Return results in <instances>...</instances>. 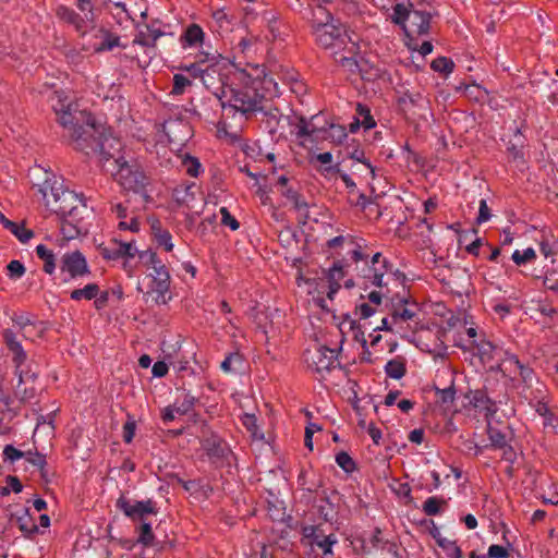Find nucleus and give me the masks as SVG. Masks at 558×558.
Segmentation results:
<instances>
[{
  "label": "nucleus",
  "mask_w": 558,
  "mask_h": 558,
  "mask_svg": "<svg viewBox=\"0 0 558 558\" xmlns=\"http://www.w3.org/2000/svg\"><path fill=\"white\" fill-rule=\"evenodd\" d=\"M52 108L58 117V122L69 131L76 150L86 155L105 154L106 134L89 113L86 114L84 123L80 124L78 117L72 111V104L68 101V97L63 93L59 92L56 93V102ZM78 114L85 116L83 111H80Z\"/></svg>",
  "instance_id": "nucleus-1"
},
{
  "label": "nucleus",
  "mask_w": 558,
  "mask_h": 558,
  "mask_svg": "<svg viewBox=\"0 0 558 558\" xmlns=\"http://www.w3.org/2000/svg\"><path fill=\"white\" fill-rule=\"evenodd\" d=\"M257 84L259 83L253 81L252 85L238 86L220 80V86L213 92L222 109V116L217 123L219 131H227V120L234 118L236 113L246 118L262 109L264 95L258 92Z\"/></svg>",
  "instance_id": "nucleus-2"
},
{
  "label": "nucleus",
  "mask_w": 558,
  "mask_h": 558,
  "mask_svg": "<svg viewBox=\"0 0 558 558\" xmlns=\"http://www.w3.org/2000/svg\"><path fill=\"white\" fill-rule=\"evenodd\" d=\"M438 11L433 2L426 0H408V3H396L392 7L391 22L402 28L408 37L429 34L430 23Z\"/></svg>",
  "instance_id": "nucleus-3"
},
{
  "label": "nucleus",
  "mask_w": 558,
  "mask_h": 558,
  "mask_svg": "<svg viewBox=\"0 0 558 558\" xmlns=\"http://www.w3.org/2000/svg\"><path fill=\"white\" fill-rule=\"evenodd\" d=\"M46 207L58 217L77 216L80 208H86L83 196L63 186V179L46 172L41 184H37Z\"/></svg>",
  "instance_id": "nucleus-4"
},
{
  "label": "nucleus",
  "mask_w": 558,
  "mask_h": 558,
  "mask_svg": "<svg viewBox=\"0 0 558 558\" xmlns=\"http://www.w3.org/2000/svg\"><path fill=\"white\" fill-rule=\"evenodd\" d=\"M138 258L147 266L153 268L150 274V291L156 294L154 298L156 304L163 305L171 300L169 295L171 277L165 263L158 257L157 253L150 250L142 251Z\"/></svg>",
  "instance_id": "nucleus-5"
},
{
  "label": "nucleus",
  "mask_w": 558,
  "mask_h": 558,
  "mask_svg": "<svg viewBox=\"0 0 558 558\" xmlns=\"http://www.w3.org/2000/svg\"><path fill=\"white\" fill-rule=\"evenodd\" d=\"M391 268L392 264L381 253L377 252L366 263L355 267V270L357 277L362 280L363 288L368 289L369 287H386L387 282L384 278L391 271Z\"/></svg>",
  "instance_id": "nucleus-6"
},
{
  "label": "nucleus",
  "mask_w": 558,
  "mask_h": 558,
  "mask_svg": "<svg viewBox=\"0 0 558 558\" xmlns=\"http://www.w3.org/2000/svg\"><path fill=\"white\" fill-rule=\"evenodd\" d=\"M301 543L308 546L312 550L317 547L324 558H333L332 547L338 543V538L333 533H326L322 524L303 525L301 527Z\"/></svg>",
  "instance_id": "nucleus-7"
},
{
  "label": "nucleus",
  "mask_w": 558,
  "mask_h": 558,
  "mask_svg": "<svg viewBox=\"0 0 558 558\" xmlns=\"http://www.w3.org/2000/svg\"><path fill=\"white\" fill-rule=\"evenodd\" d=\"M118 171L116 173L120 185L128 191L146 195L147 178L136 163H129L123 157L116 159Z\"/></svg>",
  "instance_id": "nucleus-8"
},
{
  "label": "nucleus",
  "mask_w": 558,
  "mask_h": 558,
  "mask_svg": "<svg viewBox=\"0 0 558 558\" xmlns=\"http://www.w3.org/2000/svg\"><path fill=\"white\" fill-rule=\"evenodd\" d=\"M315 118L316 117H312L311 121H307L304 117L300 118L296 125V136L299 138L323 137L329 140L332 143L341 144L348 137V133L344 126L339 124H330L327 130L325 128H317L313 122Z\"/></svg>",
  "instance_id": "nucleus-9"
},
{
  "label": "nucleus",
  "mask_w": 558,
  "mask_h": 558,
  "mask_svg": "<svg viewBox=\"0 0 558 558\" xmlns=\"http://www.w3.org/2000/svg\"><path fill=\"white\" fill-rule=\"evenodd\" d=\"M315 41L324 49L340 48L347 44L349 38L344 25L339 20H333L313 33Z\"/></svg>",
  "instance_id": "nucleus-10"
},
{
  "label": "nucleus",
  "mask_w": 558,
  "mask_h": 558,
  "mask_svg": "<svg viewBox=\"0 0 558 558\" xmlns=\"http://www.w3.org/2000/svg\"><path fill=\"white\" fill-rule=\"evenodd\" d=\"M303 356L308 368L322 376L330 372L337 362L336 351L326 345H315L313 349H307Z\"/></svg>",
  "instance_id": "nucleus-11"
},
{
  "label": "nucleus",
  "mask_w": 558,
  "mask_h": 558,
  "mask_svg": "<svg viewBox=\"0 0 558 558\" xmlns=\"http://www.w3.org/2000/svg\"><path fill=\"white\" fill-rule=\"evenodd\" d=\"M117 509L122 511L125 517L131 519L132 521L141 520L143 521L146 515L153 514L156 515L158 513V508L156 501L151 499L141 500V501H131L125 496L121 495L116 502Z\"/></svg>",
  "instance_id": "nucleus-12"
},
{
  "label": "nucleus",
  "mask_w": 558,
  "mask_h": 558,
  "mask_svg": "<svg viewBox=\"0 0 558 558\" xmlns=\"http://www.w3.org/2000/svg\"><path fill=\"white\" fill-rule=\"evenodd\" d=\"M60 270L69 276V278L64 279L65 282L71 279L83 278L92 274L85 256L77 250L66 252L62 255L60 260Z\"/></svg>",
  "instance_id": "nucleus-13"
},
{
  "label": "nucleus",
  "mask_w": 558,
  "mask_h": 558,
  "mask_svg": "<svg viewBox=\"0 0 558 558\" xmlns=\"http://www.w3.org/2000/svg\"><path fill=\"white\" fill-rule=\"evenodd\" d=\"M420 311V305L414 300L404 296L393 298L389 310L391 324L398 325L400 323L418 319Z\"/></svg>",
  "instance_id": "nucleus-14"
},
{
  "label": "nucleus",
  "mask_w": 558,
  "mask_h": 558,
  "mask_svg": "<svg viewBox=\"0 0 558 558\" xmlns=\"http://www.w3.org/2000/svg\"><path fill=\"white\" fill-rule=\"evenodd\" d=\"M525 399L535 409V412L544 418V425H551L555 414L548 407V390L546 385H539L532 390L531 395H525Z\"/></svg>",
  "instance_id": "nucleus-15"
},
{
  "label": "nucleus",
  "mask_w": 558,
  "mask_h": 558,
  "mask_svg": "<svg viewBox=\"0 0 558 558\" xmlns=\"http://www.w3.org/2000/svg\"><path fill=\"white\" fill-rule=\"evenodd\" d=\"M510 366H513V373H518V375L521 378L522 383V393L525 397V395H531L532 390H535V387H538L539 385H545L542 383L538 377L536 376L534 369L530 367L527 364L522 363L518 355L510 357Z\"/></svg>",
  "instance_id": "nucleus-16"
},
{
  "label": "nucleus",
  "mask_w": 558,
  "mask_h": 558,
  "mask_svg": "<svg viewBox=\"0 0 558 558\" xmlns=\"http://www.w3.org/2000/svg\"><path fill=\"white\" fill-rule=\"evenodd\" d=\"M202 449L214 463L225 461L231 453L228 444L216 434L202 440Z\"/></svg>",
  "instance_id": "nucleus-17"
},
{
  "label": "nucleus",
  "mask_w": 558,
  "mask_h": 558,
  "mask_svg": "<svg viewBox=\"0 0 558 558\" xmlns=\"http://www.w3.org/2000/svg\"><path fill=\"white\" fill-rule=\"evenodd\" d=\"M488 390H494L490 384V379H485L483 389H476L472 391L471 403L475 409L485 412L486 416H493L497 410V403L488 396Z\"/></svg>",
  "instance_id": "nucleus-18"
},
{
  "label": "nucleus",
  "mask_w": 558,
  "mask_h": 558,
  "mask_svg": "<svg viewBox=\"0 0 558 558\" xmlns=\"http://www.w3.org/2000/svg\"><path fill=\"white\" fill-rule=\"evenodd\" d=\"M94 43L92 49L96 53L111 51L116 47H120V37L107 28L100 27L93 34Z\"/></svg>",
  "instance_id": "nucleus-19"
},
{
  "label": "nucleus",
  "mask_w": 558,
  "mask_h": 558,
  "mask_svg": "<svg viewBox=\"0 0 558 558\" xmlns=\"http://www.w3.org/2000/svg\"><path fill=\"white\" fill-rule=\"evenodd\" d=\"M472 344L476 349V354L483 364L492 363L506 351L487 340L484 336L478 340L472 341Z\"/></svg>",
  "instance_id": "nucleus-20"
},
{
  "label": "nucleus",
  "mask_w": 558,
  "mask_h": 558,
  "mask_svg": "<svg viewBox=\"0 0 558 558\" xmlns=\"http://www.w3.org/2000/svg\"><path fill=\"white\" fill-rule=\"evenodd\" d=\"M3 341L8 350L12 353V361L19 369L27 360V354L24 351L22 343L17 340L16 333L12 329H4L2 331Z\"/></svg>",
  "instance_id": "nucleus-21"
},
{
  "label": "nucleus",
  "mask_w": 558,
  "mask_h": 558,
  "mask_svg": "<svg viewBox=\"0 0 558 558\" xmlns=\"http://www.w3.org/2000/svg\"><path fill=\"white\" fill-rule=\"evenodd\" d=\"M204 40L205 33L196 23L187 25L179 38L180 45L183 49L199 48L203 46Z\"/></svg>",
  "instance_id": "nucleus-22"
},
{
  "label": "nucleus",
  "mask_w": 558,
  "mask_h": 558,
  "mask_svg": "<svg viewBox=\"0 0 558 558\" xmlns=\"http://www.w3.org/2000/svg\"><path fill=\"white\" fill-rule=\"evenodd\" d=\"M371 548L380 549L383 551H387L395 558H402V554L399 545L389 539H385L383 537V531L380 527L376 526L369 537Z\"/></svg>",
  "instance_id": "nucleus-23"
},
{
  "label": "nucleus",
  "mask_w": 558,
  "mask_h": 558,
  "mask_svg": "<svg viewBox=\"0 0 558 558\" xmlns=\"http://www.w3.org/2000/svg\"><path fill=\"white\" fill-rule=\"evenodd\" d=\"M56 14L61 21L72 25L76 32L85 35L87 27L86 19H84L75 10L62 4L57 8Z\"/></svg>",
  "instance_id": "nucleus-24"
},
{
  "label": "nucleus",
  "mask_w": 558,
  "mask_h": 558,
  "mask_svg": "<svg viewBox=\"0 0 558 558\" xmlns=\"http://www.w3.org/2000/svg\"><path fill=\"white\" fill-rule=\"evenodd\" d=\"M517 356L513 353H510L509 351H505L500 357H496L495 361H497L496 365H490L487 371V377L492 380V376L495 377V380H497L498 376H501L502 378H510L511 373H513V366H510V357Z\"/></svg>",
  "instance_id": "nucleus-25"
},
{
  "label": "nucleus",
  "mask_w": 558,
  "mask_h": 558,
  "mask_svg": "<svg viewBox=\"0 0 558 558\" xmlns=\"http://www.w3.org/2000/svg\"><path fill=\"white\" fill-rule=\"evenodd\" d=\"M335 17L331 12L324 7L323 4H316L311 8L310 16H307V21L311 26V32L313 33L315 29H318L325 25L330 24Z\"/></svg>",
  "instance_id": "nucleus-26"
},
{
  "label": "nucleus",
  "mask_w": 558,
  "mask_h": 558,
  "mask_svg": "<svg viewBox=\"0 0 558 558\" xmlns=\"http://www.w3.org/2000/svg\"><path fill=\"white\" fill-rule=\"evenodd\" d=\"M345 271L340 262L333 263V265L326 271V278L328 281L327 298L332 300L335 294L341 288L340 281L344 278Z\"/></svg>",
  "instance_id": "nucleus-27"
},
{
  "label": "nucleus",
  "mask_w": 558,
  "mask_h": 558,
  "mask_svg": "<svg viewBox=\"0 0 558 558\" xmlns=\"http://www.w3.org/2000/svg\"><path fill=\"white\" fill-rule=\"evenodd\" d=\"M336 61L348 72L359 73L362 80H371L368 71L365 69L368 63L363 58L356 59L353 56H341L339 59H336Z\"/></svg>",
  "instance_id": "nucleus-28"
},
{
  "label": "nucleus",
  "mask_w": 558,
  "mask_h": 558,
  "mask_svg": "<svg viewBox=\"0 0 558 558\" xmlns=\"http://www.w3.org/2000/svg\"><path fill=\"white\" fill-rule=\"evenodd\" d=\"M61 220V232L63 238L72 240L80 236L84 230L81 214L77 216L59 217Z\"/></svg>",
  "instance_id": "nucleus-29"
},
{
  "label": "nucleus",
  "mask_w": 558,
  "mask_h": 558,
  "mask_svg": "<svg viewBox=\"0 0 558 558\" xmlns=\"http://www.w3.org/2000/svg\"><path fill=\"white\" fill-rule=\"evenodd\" d=\"M511 430L508 426L500 428L490 423L487 424V436L489 439V447L498 449L505 447L511 440Z\"/></svg>",
  "instance_id": "nucleus-30"
},
{
  "label": "nucleus",
  "mask_w": 558,
  "mask_h": 558,
  "mask_svg": "<svg viewBox=\"0 0 558 558\" xmlns=\"http://www.w3.org/2000/svg\"><path fill=\"white\" fill-rule=\"evenodd\" d=\"M195 61L199 62L202 68H208V73L213 75L219 71L223 58L216 51L209 52L199 50L195 56Z\"/></svg>",
  "instance_id": "nucleus-31"
},
{
  "label": "nucleus",
  "mask_w": 558,
  "mask_h": 558,
  "mask_svg": "<svg viewBox=\"0 0 558 558\" xmlns=\"http://www.w3.org/2000/svg\"><path fill=\"white\" fill-rule=\"evenodd\" d=\"M166 33L160 28H155L151 25H146V31H141L134 38V44L142 47L154 48L157 40Z\"/></svg>",
  "instance_id": "nucleus-32"
},
{
  "label": "nucleus",
  "mask_w": 558,
  "mask_h": 558,
  "mask_svg": "<svg viewBox=\"0 0 558 558\" xmlns=\"http://www.w3.org/2000/svg\"><path fill=\"white\" fill-rule=\"evenodd\" d=\"M27 378H32L34 380L36 375L34 373L24 374L22 371L19 373V386L15 395L19 398V401L23 404L31 403L37 396V389L34 386L21 388V384H23Z\"/></svg>",
  "instance_id": "nucleus-33"
},
{
  "label": "nucleus",
  "mask_w": 558,
  "mask_h": 558,
  "mask_svg": "<svg viewBox=\"0 0 558 558\" xmlns=\"http://www.w3.org/2000/svg\"><path fill=\"white\" fill-rule=\"evenodd\" d=\"M339 329L341 332H344L345 329L353 331L354 340L360 342L363 349L367 348V340L365 339L364 331L357 322L351 318L349 314L343 316V319L339 324Z\"/></svg>",
  "instance_id": "nucleus-34"
},
{
  "label": "nucleus",
  "mask_w": 558,
  "mask_h": 558,
  "mask_svg": "<svg viewBox=\"0 0 558 558\" xmlns=\"http://www.w3.org/2000/svg\"><path fill=\"white\" fill-rule=\"evenodd\" d=\"M214 27L220 34L228 33L232 29V15H230L225 9H217L211 14Z\"/></svg>",
  "instance_id": "nucleus-35"
},
{
  "label": "nucleus",
  "mask_w": 558,
  "mask_h": 558,
  "mask_svg": "<svg viewBox=\"0 0 558 558\" xmlns=\"http://www.w3.org/2000/svg\"><path fill=\"white\" fill-rule=\"evenodd\" d=\"M196 184L192 183H182L178 185L173 190V198L180 205H189L191 202L195 199L194 189Z\"/></svg>",
  "instance_id": "nucleus-36"
},
{
  "label": "nucleus",
  "mask_w": 558,
  "mask_h": 558,
  "mask_svg": "<svg viewBox=\"0 0 558 558\" xmlns=\"http://www.w3.org/2000/svg\"><path fill=\"white\" fill-rule=\"evenodd\" d=\"M323 2L332 5L335 10L347 16H354L361 12L357 0H323Z\"/></svg>",
  "instance_id": "nucleus-37"
},
{
  "label": "nucleus",
  "mask_w": 558,
  "mask_h": 558,
  "mask_svg": "<svg viewBox=\"0 0 558 558\" xmlns=\"http://www.w3.org/2000/svg\"><path fill=\"white\" fill-rule=\"evenodd\" d=\"M14 326L19 328V330H27V329H36L40 327V322L35 318V315L26 312L14 313L11 317Z\"/></svg>",
  "instance_id": "nucleus-38"
},
{
  "label": "nucleus",
  "mask_w": 558,
  "mask_h": 558,
  "mask_svg": "<svg viewBox=\"0 0 558 558\" xmlns=\"http://www.w3.org/2000/svg\"><path fill=\"white\" fill-rule=\"evenodd\" d=\"M36 254L38 258L44 262L43 270L48 275H52L56 271V257L53 252L46 245L39 244L36 246Z\"/></svg>",
  "instance_id": "nucleus-39"
},
{
  "label": "nucleus",
  "mask_w": 558,
  "mask_h": 558,
  "mask_svg": "<svg viewBox=\"0 0 558 558\" xmlns=\"http://www.w3.org/2000/svg\"><path fill=\"white\" fill-rule=\"evenodd\" d=\"M99 294V286L97 283H87L83 288L74 289L70 293L73 301H90Z\"/></svg>",
  "instance_id": "nucleus-40"
},
{
  "label": "nucleus",
  "mask_w": 558,
  "mask_h": 558,
  "mask_svg": "<svg viewBox=\"0 0 558 558\" xmlns=\"http://www.w3.org/2000/svg\"><path fill=\"white\" fill-rule=\"evenodd\" d=\"M199 62H192L180 66V70L187 72L193 78H201L206 88H209L208 77H213L208 73V68H202Z\"/></svg>",
  "instance_id": "nucleus-41"
},
{
  "label": "nucleus",
  "mask_w": 558,
  "mask_h": 558,
  "mask_svg": "<svg viewBox=\"0 0 558 558\" xmlns=\"http://www.w3.org/2000/svg\"><path fill=\"white\" fill-rule=\"evenodd\" d=\"M446 506V499L442 497L432 496L424 501L422 510L426 515L433 517L440 514Z\"/></svg>",
  "instance_id": "nucleus-42"
},
{
  "label": "nucleus",
  "mask_w": 558,
  "mask_h": 558,
  "mask_svg": "<svg viewBox=\"0 0 558 558\" xmlns=\"http://www.w3.org/2000/svg\"><path fill=\"white\" fill-rule=\"evenodd\" d=\"M385 373L393 379H401L407 373L405 362L402 357H396L387 362Z\"/></svg>",
  "instance_id": "nucleus-43"
},
{
  "label": "nucleus",
  "mask_w": 558,
  "mask_h": 558,
  "mask_svg": "<svg viewBox=\"0 0 558 558\" xmlns=\"http://www.w3.org/2000/svg\"><path fill=\"white\" fill-rule=\"evenodd\" d=\"M3 228L11 231L22 243H27L34 236L31 229L10 219L5 220Z\"/></svg>",
  "instance_id": "nucleus-44"
},
{
  "label": "nucleus",
  "mask_w": 558,
  "mask_h": 558,
  "mask_svg": "<svg viewBox=\"0 0 558 558\" xmlns=\"http://www.w3.org/2000/svg\"><path fill=\"white\" fill-rule=\"evenodd\" d=\"M19 529L25 537H32L38 533V526L34 519L29 515V510L26 509L25 513L17 519Z\"/></svg>",
  "instance_id": "nucleus-45"
},
{
  "label": "nucleus",
  "mask_w": 558,
  "mask_h": 558,
  "mask_svg": "<svg viewBox=\"0 0 558 558\" xmlns=\"http://www.w3.org/2000/svg\"><path fill=\"white\" fill-rule=\"evenodd\" d=\"M196 401V397L192 396L190 392H184L182 398L177 399L174 402L175 413L180 415L187 414L194 409Z\"/></svg>",
  "instance_id": "nucleus-46"
},
{
  "label": "nucleus",
  "mask_w": 558,
  "mask_h": 558,
  "mask_svg": "<svg viewBox=\"0 0 558 558\" xmlns=\"http://www.w3.org/2000/svg\"><path fill=\"white\" fill-rule=\"evenodd\" d=\"M356 114L362 118V121H356V125L361 124L365 130H371L376 126V122L371 114V110L366 105H356Z\"/></svg>",
  "instance_id": "nucleus-47"
},
{
  "label": "nucleus",
  "mask_w": 558,
  "mask_h": 558,
  "mask_svg": "<svg viewBox=\"0 0 558 558\" xmlns=\"http://www.w3.org/2000/svg\"><path fill=\"white\" fill-rule=\"evenodd\" d=\"M317 511L325 521H331L336 514L333 504L327 496L318 499Z\"/></svg>",
  "instance_id": "nucleus-48"
},
{
  "label": "nucleus",
  "mask_w": 558,
  "mask_h": 558,
  "mask_svg": "<svg viewBox=\"0 0 558 558\" xmlns=\"http://www.w3.org/2000/svg\"><path fill=\"white\" fill-rule=\"evenodd\" d=\"M430 68L435 72L442 73L445 75H449L454 70V63L450 58L438 57L432 61Z\"/></svg>",
  "instance_id": "nucleus-49"
},
{
  "label": "nucleus",
  "mask_w": 558,
  "mask_h": 558,
  "mask_svg": "<svg viewBox=\"0 0 558 558\" xmlns=\"http://www.w3.org/2000/svg\"><path fill=\"white\" fill-rule=\"evenodd\" d=\"M100 255L108 260H116L122 258V251L120 250V241H111L109 246H99Z\"/></svg>",
  "instance_id": "nucleus-50"
},
{
  "label": "nucleus",
  "mask_w": 558,
  "mask_h": 558,
  "mask_svg": "<svg viewBox=\"0 0 558 558\" xmlns=\"http://www.w3.org/2000/svg\"><path fill=\"white\" fill-rule=\"evenodd\" d=\"M182 165L190 177L197 178L203 172L202 163L194 156L186 155L182 160Z\"/></svg>",
  "instance_id": "nucleus-51"
},
{
  "label": "nucleus",
  "mask_w": 558,
  "mask_h": 558,
  "mask_svg": "<svg viewBox=\"0 0 558 558\" xmlns=\"http://www.w3.org/2000/svg\"><path fill=\"white\" fill-rule=\"evenodd\" d=\"M76 8L83 14L82 16L86 19L87 23L95 22V5L93 0H75Z\"/></svg>",
  "instance_id": "nucleus-52"
},
{
  "label": "nucleus",
  "mask_w": 558,
  "mask_h": 558,
  "mask_svg": "<svg viewBox=\"0 0 558 558\" xmlns=\"http://www.w3.org/2000/svg\"><path fill=\"white\" fill-rule=\"evenodd\" d=\"M534 258H536V253L532 247H527L523 251L515 250L511 256V259L518 266L525 265L526 263L531 262Z\"/></svg>",
  "instance_id": "nucleus-53"
},
{
  "label": "nucleus",
  "mask_w": 558,
  "mask_h": 558,
  "mask_svg": "<svg viewBox=\"0 0 558 558\" xmlns=\"http://www.w3.org/2000/svg\"><path fill=\"white\" fill-rule=\"evenodd\" d=\"M192 85V81L189 80L186 76H184L183 74H174L173 75V85H172V89H171V95L173 96H180V95H183L186 87L191 86Z\"/></svg>",
  "instance_id": "nucleus-54"
},
{
  "label": "nucleus",
  "mask_w": 558,
  "mask_h": 558,
  "mask_svg": "<svg viewBox=\"0 0 558 558\" xmlns=\"http://www.w3.org/2000/svg\"><path fill=\"white\" fill-rule=\"evenodd\" d=\"M155 539V535L153 533L151 524L147 522H143L138 527V543L144 546H151Z\"/></svg>",
  "instance_id": "nucleus-55"
},
{
  "label": "nucleus",
  "mask_w": 558,
  "mask_h": 558,
  "mask_svg": "<svg viewBox=\"0 0 558 558\" xmlns=\"http://www.w3.org/2000/svg\"><path fill=\"white\" fill-rule=\"evenodd\" d=\"M336 463L348 474L356 469L354 460L345 451H340L336 454Z\"/></svg>",
  "instance_id": "nucleus-56"
},
{
  "label": "nucleus",
  "mask_w": 558,
  "mask_h": 558,
  "mask_svg": "<svg viewBox=\"0 0 558 558\" xmlns=\"http://www.w3.org/2000/svg\"><path fill=\"white\" fill-rule=\"evenodd\" d=\"M154 240L158 246H162L166 252L173 250L172 235L167 229H158Z\"/></svg>",
  "instance_id": "nucleus-57"
},
{
  "label": "nucleus",
  "mask_w": 558,
  "mask_h": 558,
  "mask_svg": "<svg viewBox=\"0 0 558 558\" xmlns=\"http://www.w3.org/2000/svg\"><path fill=\"white\" fill-rule=\"evenodd\" d=\"M293 204L294 209L299 213L301 219L300 222L305 225L308 216V204L307 202L302 197V195H298L294 199L291 201Z\"/></svg>",
  "instance_id": "nucleus-58"
},
{
  "label": "nucleus",
  "mask_w": 558,
  "mask_h": 558,
  "mask_svg": "<svg viewBox=\"0 0 558 558\" xmlns=\"http://www.w3.org/2000/svg\"><path fill=\"white\" fill-rule=\"evenodd\" d=\"M325 171L326 172H332V173H338L340 179L342 180V182L344 183L345 187L350 191V192H353L354 189L356 187V184L355 182L352 180V178L345 173V172H342L341 169H340V166L339 163L337 165H333V166H329V167H326L325 168Z\"/></svg>",
  "instance_id": "nucleus-59"
},
{
  "label": "nucleus",
  "mask_w": 558,
  "mask_h": 558,
  "mask_svg": "<svg viewBox=\"0 0 558 558\" xmlns=\"http://www.w3.org/2000/svg\"><path fill=\"white\" fill-rule=\"evenodd\" d=\"M233 364H242V355L239 352L229 353L221 362L220 367L225 373L234 372Z\"/></svg>",
  "instance_id": "nucleus-60"
},
{
  "label": "nucleus",
  "mask_w": 558,
  "mask_h": 558,
  "mask_svg": "<svg viewBox=\"0 0 558 558\" xmlns=\"http://www.w3.org/2000/svg\"><path fill=\"white\" fill-rule=\"evenodd\" d=\"M24 459L32 465L36 466L37 469H43L44 466H47L46 456L38 452L37 450L25 451Z\"/></svg>",
  "instance_id": "nucleus-61"
},
{
  "label": "nucleus",
  "mask_w": 558,
  "mask_h": 558,
  "mask_svg": "<svg viewBox=\"0 0 558 558\" xmlns=\"http://www.w3.org/2000/svg\"><path fill=\"white\" fill-rule=\"evenodd\" d=\"M5 482L8 484L7 487H2L0 494L2 496L9 495L11 492H14L15 494H19L23 489V485L17 476L14 475H8L5 478Z\"/></svg>",
  "instance_id": "nucleus-62"
},
{
  "label": "nucleus",
  "mask_w": 558,
  "mask_h": 558,
  "mask_svg": "<svg viewBox=\"0 0 558 558\" xmlns=\"http://www.w3.org/2000/svg\"><path fill=\"white\" fill-rule=\"evenodd\" d=\"M25 451L15 448L13 445H5L3 448V459L14 463L15 461L24 458Z\"/></svg>",
  "instance_id": "nucleus-63"
},
{
  "label": "nucleus",
  "mask_w": 558,
  "mask_h": 558,
  "mask_svg": "<svg viewBox=\"0 0 558 558\" xmlns=\"http://www.w3.org/2000/svg\"><path fill=\"white\" fill-rule=\"evenodd\" d=\"M7 269L8 276L11 279H20L25 274L24 265L17 259L11 260L7 266Z\"/></svg>",
  "instance_id": "nucleus-64"
}]
</instances>
